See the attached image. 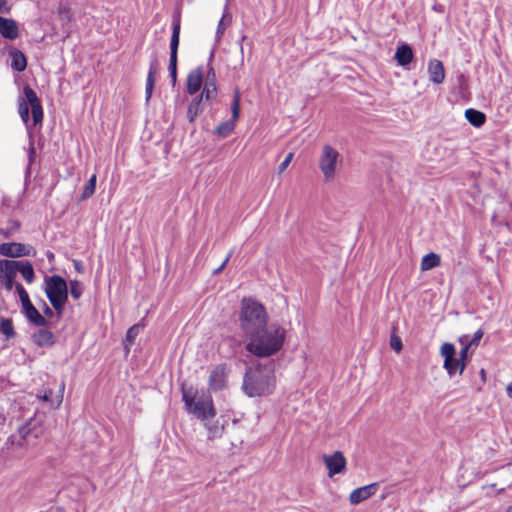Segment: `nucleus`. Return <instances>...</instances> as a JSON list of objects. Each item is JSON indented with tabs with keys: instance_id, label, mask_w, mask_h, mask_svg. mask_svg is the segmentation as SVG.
Wrapping results in <instances>:
<instances>
[{
	"instance_id": "1",
	"label": "nucleus",
	"mask_w": 512,
	"mask_h": 512,
	"mask_svg": "<svg viewBox=\"0 0 512 512\" xmlns=\"http://www.w3.org/2000/svg\"><path fill=\"white\" fill-rule=\"evenodd\" d=\"M286 331L278 324L264 326L246 337V350L258 358H268L277 354L283 347Z\"/></svg>"
},
{
	"instance_id": "2",
	"label": "nucleus",
	"mask_w": 512,
	"mask_h": 512,
	"mask_svg": "<svg viewBox=\"0 0 512 512\" xmlns=\"http://www.w3.org/2000/svg\"><path fill=\"white\" fill-rule=\"evenodd\" d=\"M275 383V362H257L246 369L242 390L249 397L267 396L273 392Z\"/></svg>"
},
{
	"instance_id": "3",
	"label": "nucleus",
	"mask_w": 512,
	"mask_h": 512,
	"mask_svg": "<svg viewBox=\"0 0 512 512\" xmlns=\"http://www.w3.org/2000/svg\"><path fill=\"white\" fill-rule=\"evenodd\" d=\"M241 330L245 337L268 325L265 307L251 298H243L239 314Z\"/></svg>"
},
{
	"instance_id": "4",
	"label": "nucleus",
	"mask_w": 512,
	"mask_h": 512,
	"mask_svg": "<svg viewBox=\"0 0 512 512\" xmlns=\"http://www.w3.org/2000/svg\"><path fill=\"white\" fill-rule=\"evenodd\" d=\"M182 396L188 412L198 419L205 421L215 416L213 400L209 394L202 393L196 397L191 391L183 390Z\"/></svg>"
},
{
	"instance_id": "5",
	"label": "nucleus",
	"mask_w": 512,
	"mask_h": 512,
	"mask_svg": "<svg viewBox=\"0 0 512 512\" xmlns=\"http://www.w3.org/2000/svg\"><path fill=\"white\" fill-rule=\"evenodd\" d=\"M44 290L54 310L61 315L68 299L66 281L58 275L46 277Z\"/></svg>"
},
{
	"instance_id": "6",
	"label": "nucleus",
	"mask_w": 512,
	"mask_h": 512,
	"mask_svg": "<svg viewBox=\"0 0 512 512\" xmlns=\"http://www.w3.org/2000/svg\"><path fill=\"white\" fill-rule=\"evenodd\" d=\"M340 163L341 156L339 152L328 144L324 145L318 160V166L326 181H332L335 178Z\"/></svg>"
},
{
	"instance_id": "7",
	"label": "nucleus",
	"mask_w": 512,
	"mask_h": 512,
	"mask_svg": "<svg viewBox=\"0 0 512 512\" xmlns=\"http://www.w3.org/2000/svg\"><path fill=\"white\" fill-rule=\"evenodd\" d=\"M440 355L444 358L443 367L450 377L456 373L462 375L466 363L456 358V349L452 343H443L440 348Z\"/></svg>"
},
{
	"instance_id": "8",
	"label": "nucleus",
	"mask_w": 512,
	"mask_h": 512,
	"mask_svg": "<svg viewBox=\"0 0 512 512\" xmlns=\"http://www.w3.org/2000/svg\"><path fill=\"white\" fill-rule=\"evenodd\" d=\"M240 99V92L236 88L234 91L233 101L231 104L232 117L230 120L224 121L217 126L216 132L219 136L226 137L234 130L235 123L238 120L240 114Z\"/></svg>"
},
{
	"instance_id": "9",
	"label": "nucleus",
	"mask_w": 512,
	"mask_h": 512,
	"mask_svg": "<svg viewBox=\"0 0 512 512\" xmlns=\"http://www.w3.org/2000/svg\"><path fill=\"white\" fill-rule=\"evenodd\" d=\"M35 249L23 243L6 242L0 244V255L10 258H19L24 256H34Z\"/></svg>"
},
{
	"instance_id": "10",
	"label": "nucleus",
	"mask_w": 512,
	"mask_h": 512,
	"mask_svg": "<svg viewBox=\"0 0 512 512\" xmlns=\"http://www.w3.org/2000/svg\"><path fill=\"white\" fill-rule=\"evenodd\" d=\"M23 94L26 97L27 102L31 106L32 118L34 125L42 124L43 121V108L36 92L29 86H25Z\"/></svg>"
},
{
	"instance_id": "11",
	"label": "nucleus",
	"mask_w": 512,
	"mask_h": 512,
	"mask_svg": "<svg viewBox=\"0 0 512 512\" xmlns=\"http://www.w3.org/2000/svg\"><path fill=\"white\" fill-rule=\"evenodd\" d=\"M203 95H205V101L212 102L217 98V79L215 69L208 65L207 72L203 78Z\"/></svg>"
},
{
	"instance_id": "12",
	"label": "nucleus",
	"mask_w": 512,
	"mask_h": 512,
	"mask_svg": "<svg viewBox=\"0 0 512 512\" xmlns=\"http://www.w3.org/2000/svg\"><path fill=\"white\" fill-rule=\"evenodd\" d=\"M227 376L228 371L225 364H219L214 367L209 375V389L214 392L224 389L226 386Z\"/></svg>"
},
{
	"instance_id": "13",
	"label": "nucleus",
	"mask_w": 512,
	"mask_h": 512,
	"mask_svg": "<svg viewBox=\"0 0 512 512\" xmlns=\"http://www.w3.org/2000/svg\"><path fill=\"white\" fill-rule=\"evenodd\" d=\"M323 461L329 471V476L340 474L345 470L346 459L340 451H336L332 455H324Z\"/></svg>"
},
{
	"instance_id": "14",
	"label": "nucleus",
	"mask_w": 512,
	"mask_h": 512,
	"mask_svg": "<svg viewBox=\"0 0 512 512\" xmlns=\"http://www.w3.org/2000/svg\"><path fill=\"white\" fill-rule=\"evenodd\" d=\"M204 71L202 67L191 70L186 79V89L188 94H196L203 85Z\"/></svg>"
},
{
	"instance_id": "15",
	"label": "nucleus",
	"mask_w": 512,
	"mask_h": 512,
	"mask_svg": "<svg viewBox=\"0 0 512 512\" xmlns=\"http://www.w3.org/2000/svg\"><path fill=\"white\" fill-rule=\"evenodd\" d=\"M377 489H378L377 483H372V484L354 489L349 496V501L352 505H357V504L365 501L366 499L370 498L371 496H373L377 492Z\"/></svg>"
},
{
	"instance_id": "16",
	"label": "nucleus",
	"mask_w": 512,
	"mask_h": 512,
	"mask_svg": "<svg viewBox=\"0 0 512 512\" xmlns=\"http://www.w3.org/2000/svg\"><path fill=\"white\" fill-rule=\"evenodd\" d=\"M0 35L8 40H15L19 37L18 23L12 18L0 16Z\"/></svg>"
},
{
	"instance_id": "17",
	"label": "nucleus",
	"mask_w": 512,
	"mask_h": 512,
	"mask_svg": "<svg viewBox=\"0 0 512 512\" xmlns=\"http://www.w3.org/2000/svg\"><path fill=\"white\" fill-rule=\"evenodd\" d=\"M14 264L9 263L7 259L0 260V281L4 283L7 290H11L15 287L14 278L16 276L15 270H13Z\"/></svg>"
},
{
	"instance_id": "18",
	"label": "nucleus",
	"mask_w": 512,
	"mask_h": 512,
	"mask_svg": "<svg viewBox=\"0 0 512 512\" xmlns=\"http://www.w3.org/2000/svg\"><path fill=\"white\" fill-rule=\"evenodd\" d=\"M159 71V62L157 59L156 54L152 57L150 65H149V71L146 79V87H145V97L146 101H149V99L152 96L154 85H155V76Z\"/></svg>"
},
{
	"instance_id": "19",
	"label": "nucleus",
	"mask_w": 512,
	"mask_h": 512,
	"mask_svg": "<svg viewBox=\"0 0 512 512\" xmlns=\"http://www.w3.org/2000/svg\"><path fill=\"white\" fill-rule=\"evenodd\" d=\"M429 79L435 84H441L445 79V69L443 63L437 59L430 60L428 63Z\"/></svg>"
},
{
	"instance_id": "20",
	"label": "nucleus",
	"mask_w": 512,
	"mask_h": 512,
	"mask_svg": "<svg viewBox=\"0 0 512 512\" xmlns=\"http://www.w3.org/2000/svg\"><path fill=\"white\" fill-rule=\"evenodd\" d=\"M9 263L14 264L13 270H15V274L18 272L24 277L27 283H32L35 279V273L33 266L28 261H19V260H9Z\"/></svg>"
},
{
	"instance_id": "21",
	"label": "nucleus",
	"mask_w": 512,
	"mask_h": 512,
	"mask_svg": "<svg viewBox=\"0 0 512 512\" xmlns=\"http://www.w3.org/2000/svg\"><path fill=\"white\" fill-rule=\"evenodd\" d=\"M205 100V95L200 93L197 95L188 105L187 109V118L190 123H193L197 116L203 111L204 105L203 101Z\"/></svg>"
},
{
	"instance_id": "22",
	"label": "nucleus",
	"mask_w": 512,
	"mask_h": 512,
	"mask_svg": "<svg viewBox=\"0 0 512 512\" xmlns=\"http://www.w3.org/2000/svg\"><path fill=\"white\" fill-rule=\"evenodd\" d=\"M180 40V17L176 16L172 21V35L170 40V58L177 57Z\"/></svg>"
},
{
	"instance_id": "23",
	"label": "nucleus",
	"mask_w": 512,
	"mask_h": 512,
	"mask_svg": "<svg viewBox=\"0 0 512 512\" xmlns=\"http://www.w3.org/2000/svg\"><path fill=\"white\" fill-rule=\"evenodd\" d=\"M11 57V68L17 72H22L27 67V60L24 53L18 49L12 48L9 51Z\"/></svg>"
},
{
	"instance_id": "24",
	"label": "nucleus",
	"mask_w": 512,
	"mask_h": 512,
	"mask_svg": "<svg viewBox=\"0 0 512 512\" xmlns=\"http://www.w3.org/2000/svg\"><path fill=\"white\" fill-rule=\"evenodd\" d=\"M413 56L414 55H413L412 48L407 44H403V45L399 46L395 53V59H396L398 65L403 66V67H405L411 63Z\"/></svg>"
},
{
	"instance_id": "25",
	"label": "nucleus",
	"mask_w": 512,
	"mask_h": 512,
	"mask_svg": "<svg viewBox=\"0 0 512 512\" xmlns=\"http://www.w3.org/2000/svg\"><path fill=\"white\" fill-rule=\"evenodd\" d=\"M32 339L38 346L53 345L55 342L53 333L46 329H40L34 333Z\"/></svg>"
},
{
	"instance_id": "26",
	"label": "nucleus",
	"mask_w": 512,
	"mask_h": 512,
	"mask_svg": "<svg viewBox=\"0 0 512 512\" xmlns=\"http://www.w3.org/2000/svg\"><path fill=\"white\" fill-rule=\"evenodd\" d=\"M465 117L474 127H481L486 121L485 114L473 108H469L465 111Z\"/></svg>"
},
{
	"instance_id": "27",
	"label": "nucleus",
	"mask_w": 512,
	"mask_h": 512,
	"mask_svg": "<svg viewBox=\"0 0 512 512\" xmlns=\"http://www.w3.org/2000/svg\"><path fill=\"white\" fill-rule=\"evenodd\" d=\"M24 315L28 321L35 326L44 327L48 324L46 318L42 316L35 307L28 310L26 313H24Z\"/></svg>"
},
{
	"instance_id": "28",
	"label": "nucleus",
	"mask_w": 512,
	"mask_h": 512,
	"mask_svg": "<svg viewBox=\"0 0 512 512\" xmlns=\"http://www.w3.org/2000/svg\"><path fill=\"white\" fill-rule=\"evenodd\" d=\"M439 265H440V256L431 252L422 258L421 270L422 271L431 270L435 267H438Z\"/></svg>"
},
{
	"instance_id": "29",
	"label": "nucleus",
	"mask_w": 512,
	"mask_h": 512,
	"mask_svg": "<svg viewBox=\"0 0 512 512\" xmlns=\"http://www.w3.org/2000/svg\"><path fill=\"white\" fill-rule=\"evenodd\" d=\"M229 2H230V0L226 1L225 7H224V14H223L221 20L219 21L218 26H217V31H216V39H217V41H219L221 39V37H222L226 27L231 22V16L227 13V8H228Z\"/></svg>"
},
{
	"instance_id": "30",
	"label": "nucleus",
	"mask_w": 512,
	"mask_h": 512,
	"mask_svg": "<svg viewBox=\"0 0 512 512\" xmlns=\"http://www.w3.org/2000/svg\"><path fill=\"white\" fill-rule=\"evenodd\" d=\"M142 328H143V326L138 323V324L131 326L128 329V331L126 333L125 341H124L125 350L127 352L129 351L130 346L134 343L136 337L139 335Z\"/></svg>"
},
{
	"instance_id": "31",
	"label": "nucleus",
	"mask_w": 512,
	"mask_h": 512,
	"mask_svg": "<svg viewBox=\"0 0 512 512\" xmlns=\"http://www.w3.org/2000/svg\"><path fill=\"white\" fill-rule=\"evenodd\" d=\"M204 425L208 431V439L214 440L216 438H220L223 434L224 427L223 425H219L218 423H212L208 420L204 421Z\"/></svg>"
},
{
	"instance_id": "32",
	"label": "nucleus",
	"mask_w": 512,
	"mask_h": 512,
	"mask_svg": "<svg viewBox=\"0 0 512 512\" xmlns=\"http://www.w3.org/2000/svg\"><path fill=\"white\" fill-rule=\"evenodd\" d=\"M0 333L3 334L6 339H12L16 336L12 319L1 318L0 319Z\"/></svg>"
},
{
	"instance_id": "33",
	"label": "nucleus",
	"mask_w": 512,
	"mask_h": 512,
	"mask_svg": "<svg viewBox=\"0 0 512 512\" xmlns=\"http://www.w3.org/2000/svg\"><path fill=\"white\" fill-rule=\"evenodd\" d=\"M65 389V384L62 382L59 386V392L56 395L55 399H52V390H46L43 396H40L44 401H49L52 405L59 406L63 401V393Z\"/></svg>"
},
{
	"instance_id": "34",
	"label": "nucleus",
	"mask_w": 512,
	"mask_h": 512,
	"mask_svg": "<svg viewBox=\"0 0 512 512\" xmlns=\"http://www.w3.org/2000/svg\"><path fill=\"white\" fill-rule=\"evenodd\" d=\"M96 181H97V177L95 174H93L90 177V179L88 180V182L85 184V186L83 187V191L80 196L81 201L90 198L94 194L95 189H96Z\"/></svg>"
},
{
	"instance_id": "35",
	"label": "nucleus",
	"mask_w": 512,
	"mask_h": 512,
	"mask_svg": "<svg viewBox=\"0 0 512 512\" xmlns=\"http://www.w3.org/2000/svg\"><path fill=\"white\" fill-rule=\"evenodd\" d=\"M18 112L19 115L24 123H28L30 117H29V103L26 100V97L24 98L20 97L18 99Z\"/></svg>"
},
{
	"instance_id": "36",
	"label": "nucleus",
	"mask_w": 512,
	"mask_h": 512,
	"mask_svg": "<svg viewBox=\"0 0 512 512\" xmlns=\"http://www.w3.org/2000/svg\"><path fill=\"white\" fill-rule=\"evenodd\" d=\"M69 287L71 296L75 300L79 299L82 295V288L80 282L78 280H71Z\"/></svg>"
},
{
	"instance_id": "37",
	"label": "nucleus",
	"mask_w": 512,
	"mask_h": 512,
	"mask_svg": "<svg viewBox=\"0 0 512 512\" xmlns=\"http://www.w3.org/2000/svg\"><path fill=\"white\" fill-rule=\"evenodd\" d=\"M168 70L172 84L175 85L177 81V57L170 58Z\"/></svg>"
},
{
	"instance_id": "38",
	"label": "nucleus",
	"mask_w": 512,
	"mask_h": 512,
	"mask_svg": "<svg viewBox=\"0 0 512 512\" xmlns=\"http://www.w3.org/2000/svg\"><path fill=\"white\" fill-rule=\"evenodd\" d=\"M483 330L482 329H478L473 337L471 339H469V341L466 343L468 347H477L479 345V342L480 340L482 339L483 337Z\"/></svg>"
},
{
	"instance_id": "39",
	"label": "nucleus",
	"mask_w": 512,
	"mask_h": 512,
	"mask_svg": "<svg viewBox=\"0 0 512 512\" xmlns=\"http://www.w3.org/2000/svg\"><path fill=\"white\" fill-rule=\"evenodd\" d=\"M390 346L396 352H400L402 350V341L397 336H392L390 340Z\"/></svg>"
},
{
	"instance_id": "40",
	"label": "nucleus",
	"mask_w": 512,
	"mask_h": 512,
	"mask_svg": "<svg viewBox=\"0 0 512 512\" xmlns=\"http://www.w3.org/2000/svg\"><path fill=\"white\" fill-rule=\"evenodd\" d=\"M18 432H19L20 437L26 443H28L29 442V437L31 435V429L27 425H25V426L21 427Z\"/></svg>"
},
{
	"instance_id": "41",
	"label": "nucleus",
	"mask_w": 512,
	"mask_h": 512,
	"mask_svg": "<svg viewBox=\"0 0 512 512\" xmlns=\"http://www.w3.org/2000/svg\"><path fill=\"white\" fill-rule=\"evenodd\" d=\"M15 289L19 295V298H20V301L21 300H25L26 298L29 297L27 291L25 290V288L22 286V284L20 283H16L15 284Z\"/></svg>"
},
{
	"instance_id": "42",
	"label": "nucleus",
	"mask_w": 512,
	"mask_h": 512,
	"mask_svg": "<svg viewBox=\"0 0 512 512\" xmlns=\"http://www.w3.org/2000/svg\"><path fill=\"white\" fill-rule=\"evenodd\" d=\"M292 159H293V153H289L285 157L284 161L280 164V166H279V173H282V172H284L286 170L288 165L291 163Z\"/></svg>"
},
{
	"instance_id": "43",
	"label": "nucleus",
	"mask_w": 512,
	"mask_h": 512,
	"mask_svg": "<svg viewBox=\"0 0 512 512\" xmlns=\"http://www.w3.org/2000/svg\"><path fill=\"white\" fill-rule=\"evenodd\" d=\"M233 254V250H230V252L228 253V255L226 256L225 260L223 261V263L213 271V274L217 275L219 273H221L223 271V269L225 268V266L227 265L229 259L231 258Z\"/></svg>"
},
{
	"instance_id": "44",
	"label": "nucleus",
	"mask_w": 512,
	"mask_h": 512,
	"mask_svg": "<svg viewBox=\"0 0 512 512\" xmlns=\"http://www.w3.org/2000/svg\"><path fill=\"white\" fill-rule=\"evenodd\" d=\"M471 347H468L467 344L465 343V346L462 347V349L460 350V353H459V360H462V362H465L466 363V359H467V356H468V351Z\"/></svg>"
},
{
	"instance_id": "45",
	"label": "nucleus",
	"mask_w": 512,
	"mask_h": 512,
	"mask_svg": "<svg viewBox=\"0 0 512 512\" xmlns=\"http://www.w3.org/2000/svg\"><path fill=\"white\" fill-rule=\"evenodd\" d=\"M23 312L26 313L28 310L32 309L34 305L30 301V298H26L25 300H21Z\"/></svg>"
},
{
	"instance_id": "46",
	"label": "nucleus",
	"mask_w": 512,
	"mask_h": 512,
	"mask_svg": "<svg viewBox=\"0 0 512 512\" xmlns=\"http://www.w3.org/2000/svg\"><path fill=\"white\" fill-rule=\"evenodd\" d=\"M10 7L8 6L7 0H0V13L8 14Z\"/></svg>"
},
{
	"instance_id": "47",
	"label": "nucleus",
	"mask_w": 512,
	"mask_h": 512,
	"mask_svg": "<svg viewBox=\"0 0 512 512\" xmlns=\"http://www.w3.org/2000/svg\"><path fill=\"white\" fill-rule=\"evenodd\" d=\"M43 313L48 317H52L54 314L53 310L45 302L43 307Z\"/></svg>"
},
{
	"instance_id": "48",
	"label": "nucleus",
	"mask_w": 512,
	"mask_h": 512,
	"mask_svg": "<svg viewBox=\"0 0 512 512\" xmlns=\"http://www.w3.org/2000/svg\"><path fill=\"white\" fill-rule=\"evenodd\" d=\"M73 264L77 272L83 273V265L79 260H73Z\"/></svg>"
},
{
	"instance_id": "49",
	"label": "nucleus",
	"mask_w": 512,
	"mask_h": 512,
	"mask_svg": "<svg viewBox=\"0 0 512 512\" xmlns=\"http://www.w3.org/2000/svg\"><path fill=\"white\" fill-rule=\"evenodd\" d=\"M468 341H469V337H468V335H463V336H461V337L459 338V342H460L463 346H465V343H467Z\"/></svg>"
},
{
	"instance_id": "50",
	"label": "nucleus",
	"mask_w": 512,
	"mask_h": 512,
	"mask_svg": "<svg viewBox=\"0 0 512 512\" xmlns=\"http://www.w3.org/2000/svg\"><path fill=\"white\" fill-rule=\"evenodd\" d=\"M507 394L510 398H512V382L508 384L506 388Z\"/></svg>"
},
{
	"instance_id": "51",
	"label": "nucleus",
	"mask_w": 512,
	"mask_h": 512,
	"mask_svg": "<svg viewBox=\"0 0 512 512\" xmlns=\"http://www.w3.org/2000/svg\"><path fill=\"white\" fill-rule=\"evenodd\" d=\"M34 153H35V149H34V147L32 146V147L30 148V153H29L30 159L32 158V156L34 155Z\"/></svg>"
},
{
	"instance_id": "52",
	"label": "nucleus",
	"mask_w": 512,
	"mask_h": 512,
	"mask_svg": "<svg viewBox=\"0 0 512 512\" xmlns=\"http://www.w3.org/2000/svg\"><path fill=\"white\" fill-rule=\"evenodd\" d=\"M47 257L49 260H52V259H54V254L52 252H48Z\"/></svg>"
},
{
	"instance_id": "53",
	"label": "nucleus",
	"mask_w": 512,
	"mask_h": 512,
	"mask_svg": "<svg viewBox=\"0 0 512 512\" xmlns=\"http://www.w3.org/2000/svg\"><path fill=\"white\" fill-rule=\"evenodd\" d=\"M1 233H2L5 237H9V232H8V231H1Z\"/></svg>"
},
{
	"instance_id": "54",
	"label": "nucleus",
	"mask_w": 512,
	"mask_h": 512,
	"mask_svg": "<svg viewBox=\"0 0 512 512\" xmlns=\"http://www.w3.org/2000/svg\"><path fill=\"white\" fill-rule=\"evenodd\" d=\"M240 51H241V54H243V46L240 45Z\"/></svg>"
},
{
	"instance_id": "55",
	"label": "nucleus",
	"mask_w": 512,
	"mask_h": 512,
	"mask_svg": "<svg viewBox=\"0 0 512 512\" xmlns=\"http://www.w3.org/2000/svg\"><path fill=\"white\" fill-rule=\"evenodd\" d=\"M484 374H485V373H484V370L482 369V370H481V376H484Z\"/></svg>"
}]
</instances>
